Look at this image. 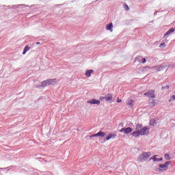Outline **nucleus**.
Instances as JSON below:
<instances>
[{
	"instance_id": "obj_25",
	"label": "nucleus",
	"mask_w": 175,
	"mask_h": 175,
	"mask_svg": "<svg viewBox=\"0 0 175 175\" xmlns=\"http://www.w3.org/2000/svg\"><path fill=\"white\" fill-rule=\"evenodd\" d=\"M117 102H118V103H121V102H122V100H120V98H118Z\"/></svg>"
},
{
	"instance_id": "obj_20",
	"label": "nucleus",
	"mask_w": 175,
	"mask_h": 175,
	"mask_svg": "<svg viewBox=\"0 0 175 175\" xmlns=\"http://www.w3.org/2000/svg\"><path fill=\"white\" fill-rule=\"evenodd\" d=\"M123 7H124V9H125L126 10H129V6H128L127 4H124Z\"/></svg>"
},
{
	"instance_id": "obj_15",
	"label": "nucleus",
	"mask_w": 175,
	"mask_h": 175,
	"mask_svg": "<svg viewBox=\"0 0 175 175\" xmlns=\"http://www.w3.org/2000/svg\"><path fill=\"white\" fill-rule=\"evenodd\" d=\"M152 159L154 161V162H158V161H162V158L161 159H158L157 158V155H154L152 158H150V160Z\"/></svg>"
},
{
	"instance_id": "obj_5",
	"label": "nucleus",
	"mask_w": 175,
	"mask_h": 175,
	"mask_svg": "<svg viewBox=\"0 0 175 175\" xmlns=\"http://www.w3.org/2000/svg\"><path fill=\"white\" fill-rule=\"evenodd\" d=\"M139 131L141 132V135L144 136V135H147V133L150 132V128L144 127L143 129H140Z\"/></svg>"
},
{
	"instance_id": "obj_13",
	"label": "nucleus",
	"mask_w": 175,
	"mask_h": 175,
	"mask_svg": "<svg viewBox=\"0 0 175 175\" xmlns=\"http://www.w3.org/2000/svg\"><path fill=\"white\" fill-rule=\"evenodd\" d=\"M91 73H94V70H88L85 72V76L87 77H91Z\"/></svg>"
},
{
	"instance_id": "obj_10",
	"label": "nucleus",
	"mask_w": 175,
	"mask_h": 175,
	"mask_svg": "<svg viewBox=\"0 0 175 175\" xmlns=\"http://www.w3.org/2000/svg\"><path fill=\"white\" fill-rule=\"evenodd\" d=\"M106 29L107 31H110V32H113V23H111L107 25Z\"/></svg>"
},
{
	"instance_id": "obj_16",
	"label": "nucleus",
	"mask_w": 175,
	"mask_h": 175,
	"mask_svg": "<svg viewBox=\"0 0 175 175\" xmlns=\"http://www.w3.org/2000/svg\"><path fill=\"white\" fill-rule=\"evenodd\" d=\"M173 32H174V29L171 28L165 33V36H167V35H170V33H173Z\"/></svg>"
},
{
	"instance_id": "obj_7",
	"label": "nucleus",
	"mask_w": 175,
	"mask_h": 175,
	"mask_svg": "<svg viewBox=\"0 0 175 175\" xmlns=\"http://www.w3.org/2000/svg\"><path fill=\"white\" fill-rule=\"evenodd\" d=\"M48 80V85H55L57 84V79H49Z\"/></svg>"
},
{
	"instance_id": "obj_11",
	"label": "nucleus",
	"mask_w": 175,
	"mask_h": 175,
	"mask_svg": "<svg viewBox=\"0 0 175 175\" xmlns=\"http://www.w3.org/2000/svg\"><path fill=\"white\" fill-rule=\"evenodd\" d=\"M47 85H49V81H48V79H46L45 81H43L41 83L40 87H42V88H44L47 87Z\"/></svg>"
},
{
	"instance_id": "obj_4",
	"label": "nucleus",
	"mask_w": 175,
	"mask_h": 175,
	"mask_svg": "<svg viewBox=\"0 0 175 175\" xmlns=\"http://www.w3.org/2000/svg\"><path fill=\"white\" fill-rule=\"evenodd\" d=\"M145 96H148V98H155V91L154 90H149L148 92L144 94Z\"/></svg>"
},
{
	"instance_id": "obj_3",
	"label": "nucleus",
	"mask_w": 175,
	"mask_h": 175,
	"mask_svg": "<svg viewBox=\"0 0 175 175\" xmlns=\"http://www.w3.org/2000/svg\"><path fill=\"white\" fill-rule=\"evenodd\" d=\"M151 157V152H144L140 156L139 159L140 161H147L148 158Z\"/></svg>"
},
{
	"instance_id": "obj_17",
	"label": "nucleus",
	"mask_w": 175,
	"mask_h": 175,
	"mask_svg": "<svg viewBox=\"0 0 175 175\" xmlns=\"http://www.w3.org/2000/svg\"><path fill=\"white\" fill-rule=\"evenodd\" d=\"M29 50H30V48L29 47L28 45H27V46L24 48V50H23V55H25V54H27V51H29Z\"/></svg>"
},
{
	"instance_id": "obj_8",
	"label": "nucleus",
	"mask_w": 175,
	"mask_h": 175,
	"mask_svg": "<svg viewBox=\"0 0 175 175\" xmlns=\"http://www.w3.org/2000/svg\"><path fill=\"white\" fill-rule=\"evenodd\" d=\"M116 137H117V134L110 133L105 137V140H110V139H116Z\"/></svg>"
},
{
	"instance_id": "obj_28",
	"label": "nucleus",
	"mask_w": 175,
	"mask_h": 175,
	"mask_svg": "<svg viewBox=\"0 0 175 175\" xmlns=\"http://www.w3.org/2000/svg\"><path fill=\"white\" fill-rule=\"evenodd\" d=\"M172 99L174 100H175V95L172 96Z\"/></svg>"
},
{
	"instance_id": "obj_30",
	"label": "nucleus",
	"mask_w": 175,
	"mask_h": 175,
	"mask_svg": "<svg viewBox=\"0 0 175 175\" xmlns=\"http://www.w3.org/2000/svg\"><path fill=\"white\" fill-rule=\"evenodd\" d=\"M170 102H172V100H170Z\"/></svg>"
},
{
	"instance_id": "obj_2",
	"label": "nucleus",
	"mask_w": 175,
	"mask_h": 175,
	"mask_svg": "<svg viewBox=\"0 0 175 175\" xmlns=\"http://www.w3.org/2000/svg\"><path fill=\"white\" fill-rule=\"evenodd\" d=\"M142 124H137L135 129L137 131H134L132 133V135L135 137H139V136H140V135H142V133L140 132V129H142Z\"/></svg>"
},
{
	"instance_id": "obj_19",
	"label": "nucleus",
	"mask_w": 175,
	"mask_h": 175,
	"mask_svg": "<svg viewBox=\"0 0 175 175\" xmlns=\"http://www.w3.org/2000/svg\"><path fill=\"white\" fill-rule=\"evenodd\" d=\"M164 158L165 159H166V161H170V155H169V154L166 153L164 155Z\"/></svg>"
},
{
	"instance_id": "obj_6",
	"label": "nucleus",
	"mask_w": 175,
	"mask_h": 175,
	"mask_svg": "<svg viewBox=\"0 0 175 175\" xmlns=\"http://www.w3.org/2000/svg\"><path fill=\"white\" fill-rule=\"evenodd\" d=\"M132 128L129 127V128H123L122 129H120V132H124L126 135H128L131 133H132Z\"/></svg>"
},
{
	"instance_id": "obj_18",
	"label": "nucleus",
	"mask_w": 175,
	"mask_h": 175,
	"mask_svg": "<svg viewBox=\"0 0 175 175\" xmlns=\"http://www.w3.org/2000/svg\"><path fill=\"white\" fill-rule=\"evenodd\" d=\"M106 100H113V95L111 94H108L107 96H105Z\"/></svg>"
},
{
	"instance_id": "obj_29",
	"label": "nucleus",
	"mask_w": 175,
	"mask_h": 175,
	"mask_svg": "<svg viewBox=\"0 0 175 175\" xmlns=\"http://www.w3.org/2000/svg\"><path fill=\"white\" fill-rule=\"evenodd\" d=\"M36 44H40V42H36Z\"/></svg>"
},
{
	"instance_id": "obj_21",
	"label": "nucleus",
	"mask_w": 175,
	"mask_h": 175,
	"mask_svg": "<svg viewBox=\"0 0 175 175\" xmlns=\"http://www.w3.org/2000/svg\"><path fill=\"white\" fill-rule=\"evenodd\" d=\"M170 88V86H169V85L163 86V87H162V90H169Z\"/></svg>"
},
{
	"instance_id": "obj_22",
	"label": "nucleus",
	"mask_w": 175,
	"mask_h": 175,
	"mask_svg": "<svg viewBox=\"0 0 175 175\" xmlns=\"http://www.w3.org/2000/svg\"><path fill=\"white\" fill-rule=\"evenodd\" d=\"M146 58H143L142 62H140L141 64H146Z\"/></svg>"
},
{
	"instance_id": "obj_23",
	"label": "nucleus",
	"mask_w": 175,
	"mask_h": 175,
	"mask_svg": "<svg viewBox=\"0 0 175 175\" xmlns=\"http://www.w3.org/2000/svg\"><path fill=\"white\" fill-rule=\"evenodd\" d=\"M90 139H92V137H97L96 134H93V135H90Z\"/></svg>"
},
{
	"instance_id": "obj_26",
	"label": "nucleus",
	"mask_w": 175,
	"mask_h": 175,
	"mask_svg": "<svg viewBox=\"0 0 175 175\" xmlns=\"http://www.w3.org/2000/svg\"><path fill=\"white\" fill-rule=\"evenodd\" d=\"M165 46V42H163V43H161V44H160V47H162V46Z\"/></svg>"
},
{
	"instance_id": "obj_27",
	"label": "nucleus",
	"mask_w": 175,
	"mask_h": 175,
	"mask_svg": "<svg viewBox=\"0 0 175 175\" xmlns=\"http://www.w3.org/2000/svg\"><path fill=\"white\" fill-rule=\"evenodd\" d=\"M152 122H155V120H150V124H152Z\"/></svg>"
},
{
	"instance_id": "obj_9",
	"label": "nucleus",
	"mask_w": 175,
	"mask_h": 175,
	"mask_svg": "<svg viewBox=\"0 0 175 175\" xmlns=\"http://www.w3.org/2000/svg\"><path fill=\"white\" fill-rule=\"evenodd\" d=\"M88 103L90 105H100V101L95 99H92L91 100H88Z\"/></svg>"
},
{
	"instance_id": "obj_14",
	"label": "nucleus",
	"mask_w": 175,
	"mask_h": 175,
	"mask_svg": "<svg viewBox=\"0 0 175 175\" xmlns=\"http://www.w3.org/2000/svg\"><path fill=\"white\" fill-rule=\"evenodd\" d=\"M134 103H135V100L131 99L128 101L127 105L131 107H133Z\"/></svg>"
},
{
	"instance_id": "obj_12",
	"label": "nucleus",
	"mask_w": 175,
	"mask_h": 175,
	"mask_svg": "<svg viewBox=\"0 0 175 175\" xmlns=\"http://www.w3.org/2000/svg\"><path fill=\"white\" fill-rule=\"evenodd\" d=\"M96 136L98 137L100 136V137H105L106 136V133H103V131H99L98 133H96Z\"/></svg>"
},
{
	"instance_id": "obj_1",
	"label": "nucleus",
	"mask_w": 175,
	"mask_h": 175,
	"mask_svg": "<svg viewBox=\"0 0 175 175\" xmlns=\"http://www.w3.org/2000/svg\"><path fill=\"white\" fill-rule=\"evenodd\" d=\"M172 164V161H166L164 164H160L159 167L160 169L159 170V172H165V170H167L169 169V165Z\"/></svg>"
},
{
	"instance_id": "obj_24",
	"label": "nucleus",
	"mask_w": 175,
	"mask_h": 175,
	"mask_svg": "<svg viewBox=\"0 0 175 175\" xmlns=\"http://www.w3.org/2000/svg\"><path fill=\"white\" fill-rule=\"evenodd\" d=\"M103 99H106V96H100V100H103Z\"/></svg>"
}]
</instances>
